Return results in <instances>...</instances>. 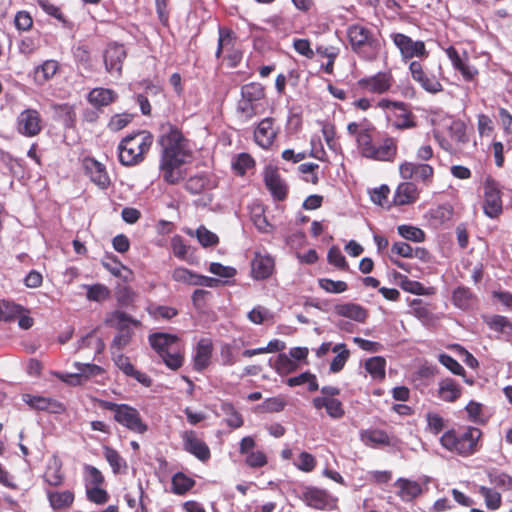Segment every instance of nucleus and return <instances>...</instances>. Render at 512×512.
Wrapping results in <instances>:
<instances>
[{"instance_id":"64","label":"nucleus","mask_w":512,"mask_h":512,"mask_svg":"<svg viewBox=\"0 0 512 512\" xmlns=\"http://www.w3.org/2000/svg\"><path fill=\"white\" fill-rule=\"evenodd\" d=\"M272 314L271 312L263 307V306H256L254 307L249 313H248V319L254 323V324H262L266 320L271 319Z\"/></svg>"},{"instance_id":"7","label":"nucleus","mask_w":512,"mask_h":512,"mask_svg":"<svg viewBox=\"0 0 512 512\" xmlns=\"http://www.w3.org/2000/svg\"><path fill=\"white\" fill-rule=\"evenodd\" d=\"M362 156L378 161H391L396 155V144L392 138L376 146L372 141V129L367 127L356 138Z\"/></svg>"},{"instance_id":"54","label":"nucleus","mask_w":512,"mask_h":512,"mask_svg":"<svg viewBox=\"0 0 512 512\" xmlns=\"http://www.w3.org/2000/svg\"><path fill=\"white\" fill-rule=\"evenodd\" d=\"M148 313L155 319L169 320L178 314L177 309L171 306L153 305L148 308Z\"/></svg>"},{"instance_id":"19","label":"nucleus","mask_w":512,"mask_h":512,"mask_svg":"<svg viewBox=\"0 0 512 512\" xmlns=\"http://www.w3.org/2000/svg\"><path fill=\"white\" fill-rule=\"evenodd\" d=\"M264 182L275 200L283 201L287 197L288 186L276 168L271 166L265 168Z\"/></svg>"},{"instance_id":"23","label":"nucleus","mask_w":512,"mask_h":512,"mask_svg":"<svg viewBox=\"0 0 512 512\" xmlns=\"http://www.w3.org/2000/svg\"><path fill=\"white\" fill-rule=\"evenodd\" d=\"M63 463L57 455H53L47 462L43 473L44 482L51 487L62 486L65 481V474L62 470Z\"/></svg>"},{"instance_id":"55","label":"nucleus","mask_w":512,"mask_h":512,"mask_svg":"<svg viewBox=\"0 0 512 512\" xmlns=\"http://www.w3.org/2000/svg\"><path fill=\"white\" fill-rule=\"evenodd\" d=\"M297 363L287 354L280 353L275 362V368L279 373L288 374L297 369Z\"/></svg>"},{"instance_id":"18","label":"nucleus","mask_w":512,"mask_h":512,"mask_svg":"<svg viewBox=\"0 0 512 512\" xmlns=\"http://www.w3.org/2000/svg\"><path fill=\"white\" fill-rule=\"evenodd\" d=\"M274 118L262 119L254 130V141L263 149H269L274 143L278 129L274 126Z\"/></svg>"},{"instance_id":"21","label":"nucleus","mask_w":512,"mask_h":512,"mask_svg":"<svg viewBox=\"0 0 512 512\" xmlns=\"http://www.w3.org/2000/svg\"><path fill=\"white\" fill-rule=\"evenodd\" d=\"M84 168L90 180L99 188L107 189L110 186V177L102 163L93 158H86Z\"/></svg>"},{"instance_id":"39","label":"nucleus","mask_w":512,"mask_h":512,"mask_svg":"<svg viewBox=\"0 0 512 512\" xmlns=\"http://www.w3.org/2000/svg\"><path fill=\"white\" fill-rule=\"evenodd\" d=\"M58 70V62L55 60H46L38 66L34 72V79L37 84H44L50 80Z\"/></svg>"},{"instance_id":"35","label":"nucleus","mask_w":512,"mask_h":512,"mask_svg":"<svg viewBox=\"0 0 512 512\" xmlns=\"http://www.w3.org/2000/svg\"><path fill=\"white\" fill-rule=\"evenodd\" d=\"M394 485L399 488L398 495L401 497V499L407 502L412 501L423 492L420 483L406 478L397 479Z\"/></svg>"},{"instance_id":"41","label":"nucleus","mask_w":512,"mask_h":512,"mask_svg":"<svg viewBox=\"0 0 512 512\" xmlns=\"http://www.w3.org/2000/svg\"><path fill=\"white\" fill-rule=\"evenodd\" d=\"M332 351L336 353V356L332 359L330 363V371L332 373H337L341 371L347 360L349 359L350 352L346 348V345L344 343H338L333 348Z\"/></svg>"},{"instance_id":"32","label":"nucleus","mask_w":512,"mask_h":512,"mask_svg":"<svg viewBox=\"0 0 512 512\" xmlns=\"http://www.w3.org/2000/svg\"><path fill=\"white\" fill-rule=\"evenodd\" d=\"M45 491L49 504L54 510L70 507L75 499L74 493L71 490L57 491L46 489Z\"/></svg>"},{"instance_id":"5","label":"nucleus","mask_w":512,"mask_h":512,"mask_svg":"<svg viewBox=\"0 0 512 512\" xmlns=\"http://www.w3.org/2000/svg\"><path fill=\"white\" fill-rule=\"evenodd\" d=\"M149 343L167 367L177 370L182 366L181 345L176 335L162 332L153 333L149 336Z\"/></svg>"},{"instance_id":"10","label":"nucleus","mask_w":512,"mask_h":512,"mask_svg":"<svg viewBox=\"0 0 512 512\" xmlns=\"http://www.w3.org/2000/svg\"><path fill=\"white\" fill-rule=\"evenodd\" d=\"M299 498L308 506L317 510H332L337 499L324 489L304 486L300 489Z\"/></svg>"},{"instance_id":"8","label":"nucleus","mask_w":512,"mask_h":512,"mask_svg":"<svg viewBox=\"0 0 512 512\" xmlns=\"http://www.w3.org/2000/svg\"><path fill=\"white\" fill-rule=\"evenodd\" d=\"M264 97L265 89L260 83L251 82L241 87V99L237 104V112L245 122L261 113V101Z\"/></svg>"},{"instance_id":"52","label":"nucleus","mask_w":512,"mask_h":512,"mask_svg":"<svg viewBox=\"0 0 512 512\" xmlns=\"http://www.w3.org/2000/svg\"><path fill=\"white\" fill-rule=\"evenodd\" d=\"M73 366L79 373H81L82 381H86L91 377H96L103 374L104 370L100 366L91 363L74 362Z\"/></svg>"},{"instance_id":"29","label":"nucleus","mask_w":512,"mask_h":512,"mask_svg":"<svg viewBox=\"0 0 512 512\" xmlns=\"http://www.w3.org/2000/svg\"><path fill=\"white\" fill-rule=\"evenodd\" d=\"M361 441L369 447L378 448L382 446H390L392 444V437L381 429H366L360 432Z\"/></svg>"},{"instance_id":"47","label":"nucleus","mask_w":512,"mask_h":512,"mask_svg":"<svg viewBox=\"0 0 512 512\" xmlns=\"http://www.w3.org/2000/svg\"><path fill=\"white\" fill-rule=\"evenodd\" d=\"M397 231L406 240L421 243L425 240V233L422 229L411 225H399Z\"/></svg>"},{"instance_id":"15","label":"nucleus","mask_w":512,"mask_h":512,"mask_svg":"<svg viewBox=\"0 0 512 512\" xmlns=\"http://www.w3.org/2000/svg\"><path fill=\"white\" fill-rule=\"evenodd\" d=\"M409 72L412 79L417 82L426 92L436 94L443 90V86L439 79L434 74L424 70L421 62L412 61L409 65Z\"/></svg>"},{"instance_id":"31","label":"nucleus","mask_w":512,"mask_h":512,"mask_svg":"<svg viewBox=\"0 0 512 512\" xmlns=\"http://www.w3.org/2000/svg\"><path fill=\"white\" fill-rule=\"evenodd\" d=\"M315 409L325 408L327 414L332 419H340L344 416L345 411L340 400L332 397H315L312 401Z\"/></svg>"},{"instance_id":"1","label":"nucleus","mask_w":512,"mask_h":512,"mask_svg":"<svg viewBox=\"0 0 512 512\" xmlns=\"http://www.w3.org/2000/svg\"><path fill=\"white\" fill-rule=\"evenodd\" d=\"M158 142L162 148L160 170L163 179L169 184H177L184 178L183 165L192 157L189 141L177 127L167 124Z\"/></svg>"},{"instance_id":"20","label":"nucleus","mask_w":512,"mask_h":512,"mask_svg":"<svg viewBox=\"0 0 512 512\" xmlns=\"http://www.w3.org/2000/svg\"><path fill=\"white\" fill-rule=\"evenodd\" d=\"M463 387L453 378L445 377L438 382L436 397L446 403H455L462 396Z\"/></svg>"},{"instance_id":"17","label":"nucleus","mask_w":512,"mask_h":512,"mask_svg":"<svg viewBox=\"0 0 512 512\" xmlns=\"http://www.w3.org/2000/svg\"><path fill=\"white\" fill-rule=\"evenodd\" d=\"M394 82L390 72H378L375 75L359 79L357 85L365 92L383 94L390 90Z\"/></svg>"},{"instance_id":"48","label":"nucleus","mask_w":512,"mask_h":512,"mask_svg":"<svg viewBox=\"0 0 512 512\" xmlns=\"http://www.w3.org/2000/svg\"><path fill=\"white\" fill-rule=\"evenodd\" d=\"M305 383L308 384L309 391L312 392V391L318 390V383H317L316 376L309 372H304L295 377H291V378L287 379V384L290 387L300 386Z\"/></svg>"},{"instance_id":"34","label":"nucleus","mask_w":512,"mask_h":512,"mask_svg":"<svg viewBox=\"0 0 512 512\" xmlns=\"http://www.w3.org/2000/svg\"><path fill=\"white\" fill-rule=\"evenodd\" d=\"M117 99V93L108 88H94L87 96V100L96 108L108 106Z\"/></svg>"},{"instance_id":"63","label":"nucleus","mask_w":512,"mask_h":512,"mask_svg":"<svg viewBox=\"0 0 512 512\" xmlns=\"http://www.w3.org/2000/svg\"><path fill=\"white\" fill-rule=\"evenodd\" d=\"M327 260L331 265H333L339 269H347L348 268L347 261H346L344 255L342 254L341 250L337 246H332L328 250Z\"/></svg>"},{"instance_id":"57","label":"nucleus","mask_w":512,"mask_h":512,"mask_svg":"<svg viewBox=\"0 0 512 512\" xmlns=\"http://www.w3.org/2000/svg\"><path fill=\"white\" fill-rule=\"evenodd\" d=\"M255 165L254 159L247 153H241L233 162V169L239 174L244 175L249 169Z\"/></svg>"},{"instance_id":"22","label":"nucleus","mask_w":512,"mask_h":512,"mask_svg":"<svg viewBox=\"0 0 512 512\" xmlns=\"http://www.w3.org/2000/svg\"><path fill=\"white\" fill-rule=\"evenodd\" d=\"M217 179L209 173L191 176L185 183V189L193 194H201L217 187Z\"/></svg>"},{"instance_id":"4","label":"nucleus","mask_w":512,"mask_h":512,"mask_svg":"<svg viewBox=\"0 0 512 512\" xmlns=\"http://www.w3.org/2000/svg\"><path fill=\"white\" fill-rule=\"evenodd\" d=\"M153 143V136L147 131L126 136L118 146L119 161L125 166L136 165L144 158Z\"/></svg>"},{"instance_id":"14","label":"nucleus","mask_w":512,"mask_h":512,"mask_svg":"<svg viewBox=\"0 0 512 512\" xmlns=\"http://www.w3.org/2000/svg\"><path fill=\"white\" fill-rule=\"evenodd\" d=\"M16 131L25 137H35L42 131V118L36 109L27 108L16 118Z\"/></svg>"},{"instance_id":"11","label":"nucleus","mask_w":512,"mask_h":512,"mask_svg":"<svg viewBox=\"0 0 512 512\" xmlns=\"http://www.w3.org/2000/svg\"><path fill=\"white\" fill-rule=\"evenodd\" d=\"M390 37L398 48L402 61L407 62L412 58H426L428 56L424 41H415L403 33H392Z\"/></svg>"},{"instance_id":"53","label":"nucleus","mask_w":512,"mask_h":512,"mask_svg":"<svg viewBox=\"0 0 512 512\" xmlns=\"http://www.w3.org/2000/svg\"><path fill=\"white\" fill-rule=\"evenodd\" d=\"M222 411L226 414V423L231 428H239L243 425L242 415L235 409L231 403H223Z\"/></svg>"},{"instance_id":"9","label":"nucleus","mask_w":512,"mask_h":512,"mask_svg":"<svg viewBox=\"0 0 512 512\" xmlns=\"http://www.w3.org/2000/svg\"><path fill=\"white\" fill-rule=\"evenodd\" d=\"M484 214L490 219H497L503 213L502 192L499 183L487 176L483 183Z\"/></svg>"},{"instance_id":"43","label":"nucleus","mask_w":512,"mask_h":512,"mask_svg":"<svg viewBox=\"0 0 512 512\" xmlns=\"http://www.w3.org/2000/svg\"><path fill=\"white\" fill-rule=\"evenodd\" d=\"M25 308L14 302L2 300L0 301V321L10 322L17 318Z\"/></svg>"},{"instance_id":"44","label":"nucleus","mask_w":512,"mask_h":512,"mask_svg":"<svg viewBox=\"0 0 512 512\" xmlns=\"http://www.w3.org/2000/svg\"><path fill=\"white\" fill-rule=\"evenodd\" d=\"M429 214L433 224L435 226H440L451 220L453 216V208L449 204H443L431 209Z\"/></svg>"},{"instance_id":"28","label":"nucleus","mask_w":512,"mask_h":512,"mask_svg":"<svg viewBox=\"0 0 512 512\" xmlns=\"http://www.w3.org/2000/svg\"><path fill=\"white\" fill-rule=\"evenodd\" d=\"M252 276L257 280L270 277L274 270V259L270 255L256 254L252 264Z\"/></svg>"},{"instance_id":"37","label":"nucleus","mask_w":512,"mask_h":512,"mask_svg":"<svg viewBox=\"0 0 512 512\" xmlns=\"http://www.w3.org/2000/svg\"><path fill=\"white\" fill-rule=\"evenodd\" d=\"M337 315L352 319L357 322H364L367 317L366 310L359 304L345 303L335 306Z\"/></svg>"},{"instance_id":"40","label":"nucleus","mask_w":512,"mask_h":512,"mask_svg":"<svg viewBox=\"0 0 512 512\" xmlns=\"http://www.w3.org/2000/svg\"><path fill=\"white\" fill-rule=\"evenodd\" d=\"M251 220L257 230L261 233H272L274 227L270 224L264 215V208L262 205H254L251 209Z\"/></svg>"},{"instance_id":"33","label":"nucleus","mask_w":512,"mask_h":512,"mask_svg":"<svg viewBox=\"0 0 512 512\" xmlns=\"http://www.w3.org/2000/svg\"><path fill=\"white\" fill-rule=\"evenodd\" d=\"M452 302L461 310H470L476 306L477 297L468 287L459 286L452 293Z\"/></svg>"},{"instance_id":"24","label":"nucleus","mask_w":512,"mask_h":512,"mask_svg":"<svg viewBox=\"0 0 512 512\" xmlns=\"http://www.w3.org/2000/svg\"><path fill=\"white\" fill-rule=\"evenodd\" d=\"M213 344L209 338H201L195 347L193 354V365L196 371L206 369L211 361Z\"/></svg>"},{"instance_id":"59","label":"nucleus","mask_w":512,"mask_h":512,"mask_svg":"<svg viewBox=\"0 0 512 512\" xmlns=\"http://www.w3.org/2000/svg\"><path fill=\"white\" fill-rule=\"evenodd\" d=\"M439 362L455 375L465 376V369L462 365L448 354L442 353L438 356Z\"/></svg>"},{"instance_id":"51","label":"nucleus","mask_w":512,"mask_h":512,"mask_svg":"<svg viewBox=\"0 0 512 512\" xmlns=\"http://www.w3.org/2000/svg\"><path fill=\"white\" fill-rule=\"evenodd\" d=\"M198 274L184 267H176L172 279L176 282L196 286Z\"/></svg>"},{"instance_id":"42","label":"nucleus","mask_w":512,"mask_h":512,"mask_svg":"<svg viewBox=\"0 0 512 512\" xmlns=\"http://www.w3.org/2000/svg\"><path fill=\"white\" fill-rule=\"evenodd\" d=\"M83 479L86 489L95 486H102L105 481L102 472L90 464H85L83 466Z\"/></svg>"},{"instance_id":"12","label":"nucleus","mask_w":512,"mask_h":512,"mask_svg":"<svg viewBox=\"0 0 512 512\" xmlns=\"http://www.w3.org/2000/svg\"><path fill=\"white\" fill-rule=\"evenodd\" d=\"M127 51L123 44L117 42L109 43L103 51V62L105 70L110 75L120 77Z\"/></svg>"},{"instance_id":"60","label":"nucleus","mask_w":512,"mask_h":512,"mask_svg":"<svg viewBox=\"0 0 512 512\" xmlns=\"http://www.w3.org/2000/svg\"><path fill=\"white\" fill-rule=\"evenodd\" d=\"M319 286L328 293L339 294L348 289V285L344 281H334L329 278L319 280Z\"/></svg>"},{"instance_id":"6","label":"nucleus","mask_w":512,"mask_h":512,"mask_svg":"<svg viewBox=\"0 0 512 512\" xmlns=\"http://www.w3.org/2000/svg\"><path fill=\"white\" fill-rule=\"evenodd\" d=\"M99 406L102 409L113 412L114 420L131 432L144 434L148 430V426L142 420L139 411L128 404L100 400Z\"/></svg>"},{"instance_id":"3","label":"nucleus","mask_w":512,"mask_h":512,"mask_svg":"<svg viewBox=\"0 0 512 512\" xmlns=\"http://www.w3.org/2000/svg\"><path fill=\"white\" fill-rule=\"evenodd\" d=\"M347 37L353 52L366 61L377 59L381 44L373 32L361 25L352 24L347 28Z\"/></svg>"},{"instance_id":"62","label":"nucleus","mask_w":512,"mask_h":512,"mask_svg":"<svg viewBox=\"0 0 512 512\" xmlns=\"http://www.w3.org/2000/svg\"><path fill=\"white\" fill-rule=\"evenodd\" d=\"M294 465L301 471L311 472L316 466V459L308 452H301Z\"/></svg>"},{"instance_id":"27","label":"nucleus","mask_w":512,"mask_h":512,"mask_svg":"<svg viewBox=\"0 0 512 512\" xmlns=\"http://www.w3.org/2000/svg\"><path fill=\"white\" fill-rule=\"evenodd\" d=\"M445 52L454 69L459 71L466 81L474 80L478 75V70L474 66L469 65L465 60H463L453 46H449Z\"/></svg>"},{"instance_id":"50","label":"nucleus","mask_w":512,"mask_h":512,"mask_svg":"<svg viewBox=\"0 0 512 512\" xmlns=\"http://www.w3.org/2000/svg\"><path fill=\"white\" fill-rule=\"evenodd\" d=\"M479 493L485 500V505L490 510H497L501 506V494L491 488L480 486Z\"/></svg>"},{"instance_id":"49","label":"nucleus","mask_w":512,"mask_h":512,"mask_svg":"<svg viewBox=\"0 0 512 512\" xmlns=\"http://www.w3.org/2000/svg\"><path fill=\"white\" fill-rule=\"evenodd\" d=\"M189 234L195 235L199 243L203 247L215 246L219 242L218 236L215 233L208 230L205 226H200L199 228H197L195 233L189 231Z\"/></svg>"},{"instance_id":"26","label":"nucleus","mask_w":512,"mask_h":512,"mask_svg":"<svg viewBox=\"0 0 512 512\" xmlns=\"http://www.w3.org/2000/svg\"><path fill=\"white\" fill-rule=\"evenodd\" d=\"M23 401L36 410L49 411L51 413H62L65 410L63 404L59 401L42 396L24 394Z\"/></svg>"},{"instance_id":"38","label":"nucleus","mask_w":512,"mask_h":512,"mask_svg":"<svg viewBox=\"0 0 512 512\" xmlns=\"http://www.w3.org/2000/svg\"><path fill=\"white\" fill-rule=\"evenodd\" d=\"M104 457L109 463L114 474L125 473L127 470L126 460L119 454L117 450L109 446H104Z\"/></svg>"},{"instance_id":"25","label":"nucleus","mask_w":512,"mask_h":512,"mask_svg":"<svg viewBox=\"0 0 512 512\" xmlns=\"http://www.w3.org/2000/svg\"><path fill=\"white\" fill-rule=\"evenodd\" d=\"M387 119L391 122V125L394 128L399 130L410 129L416 126L414 115L404 102H402L400 107H397L391 113H388Z\"/></svg>"},{"instance_id":"61","label":"nucleus","mask_w":512,"mask_h":512,"mask_svg":"<svg viewBox=\"0 0 512 512\" xmlns=\"http://www.w3.org/2000/svg\"><path fill=\"white\" fill-rule=\"evenodd\" d=\"M110 295L109 289L102 284H94L87 287V298L92 301L101 302Z\"/></svg>"},{"instance_id":"16","label":"nucleus","mask_w":512,"mask_h":512,"mask_svg":"<svg viewBox=\"0 0 512 512\" xmlns=\"http://www.w3.org/2000/svg\"><path fill=\"white\" fill-rule=\"evenodd\" d=\"M183 449L201 462H207L211 457L210 448L194 430L181 433Z\"/></svg>"},{"instance_id":"36","label":"nucleus","mask_w":512,"mask_h":512,"mask_svg":"<svg viewBox=\"0 0 512 512\" xmlns=\"http://www.w3.org/2000/svg\"><path fill=\"white\" fill-rule=\"evenodd\" d=\"M106 323L118 331H132V326L140 325L138 320L133 319L125 312L114 311L106 319Z\"/></svg>"},{"instance_id":"30","label":"nucleus","mask_w":512,"mask_h":512,"mask_svg":"<svg viewBox=\"0 0 512 512\" xmlns=\"http://www.w3.org/2000/svg\"><path fill=\"white\" fill-rule=\"evenodd\" d=\"M419 196V191L414 182L405 181L400 183L394 193L393 201L395 205H407L414 203Z\"/></svg>"},{"instance_id":"46","label":"nucleus","mask_w":512,"mask_h":512,"mask_svg":"<svg viewBox=\"0 0 512 512\" xmlns=\"http://www.w3.org/2000/svg\"><path fill=\"white\" fill-rule=\"evenodd\" d=\"M195 484V481L186 476L184 473L178 472L172 477V489L175 494L183 495L189 491Z\"/></svg>"},{"instance_id":"13","label":"nucleus","mask_w":512,"mask_h":512,"mask_svg":"<svg viewBox=\"0 0 512 512\" xmlns=\"http://www.w3.org/2000/svg\"><path fill=\"white\" fill-rule=\"evenodd\" d=\"M400 176L404 180L412 179L414 183L430 186L433 182L434 169L429 164L404 162L399 166Z\"/></svg>"},{"instance_id":"2","label":"nucleus","mask_w":512,"mask_h":512,"mask_svg":"<svg viewBox=\"0 0 512 512\" xmlns=\"http://www.w3.org/2000/svg\"><path fill=\"white\" fill-rule=\"evenodd\" d=\"M482 431L474 426L449 429L440 437L441 446L461 457H469L481 449Z\"/></svg>"},{"instance_id":"45","label":"nucleus","mask_w":512,"mask_h":512,"mask_svg":"<svg viewBox=\"0 0 512 512\" xmlns=\"http://www.w3.org/2000/svg\"><path fill=\"white\" fill-rule=\"evenodd\" d=\"M385 367L386 361L380 356L371 357L365 362V369L373 379H383L385 377Z\"/></svg>"},{"instance_id":"56","label":"nucleus","mask_w":512,"mask_h":512,"mask_svg":"<svg viewBox=\"0 0 512 512\" xmlns=\"http://www.w3.org/2000/svg\"><path fill=\"white\" fill-rule=\"evenodd\" d=\"M171 248L174 256L179 260H188L189 246L185 244L184 239L180 235H175L171 239Z\"/></svg>"},{"instance_id":"58","label":"nucleus","mask_w":512,"mask_h":512,"mask_svg":"<svg viewBox=\"0 0 512 512\" xmlns=\"http://www.w3.org/2000/svg\"><path fill=\"white\" fill-rule=\"evenodd\" d=\"M133 331H118L111 343V353L121 352L131 341Z\"/></svg>"}]
</instances>
